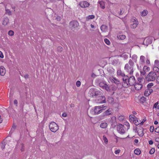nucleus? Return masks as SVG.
<instances>
[{"mask_svg": "<svg viewBox=\"0 0 159 159\" xmlns=\"http://www.w3.org/2000/svg\"><path fill=\"white\" fill-rule=\"evenodd\" d=\"M114 83L116 84H119L120 83V81L118 79L115 78Z\"/></svg>", "mask_w": 159, "mask_h": 159, "instance_id": "obj_44", "label": "nucleus"}, {"mask_svg": "<svg viewBox=\"0 0 159 159\" xmlns=\"http://www.w3.org/2000/svg\"><path fill=\"white\" fill-rule=\"evenodd\" d=\"M139 24L138 21H136L130 25V27L132 29L135 28Z\"/></svg>", "mask_w": 159, "mask_h": 159, "instance_id": "obj_24", "label": "nucleus"}, {"mask_svg": "<svg viewBox=\"0 0 159 159\" xmlns=\"http://www.w3.org/2000/svg\"><path fill=\"white\" fill-rule=\"evenodd\" d=\"M154 127L153 126H152L150 127V131L152 132L154 131Z\"/></svg>", "mask_w": 159, "mask_h": 159, "instance_id": "obj_52", "label": "nucleus"}, {"mask_svg": "<svg viewBox=\"0 0 159 159\" xmlns=\"http://www.w3.org/2000/svg\"><path fill=\"white\" fill-rule=\"evenodd\" d=\"M99 108L102 111L103 110H105L107 108V107L106 106H104V105H101L100 106H98Z\"/></svg>", "mask_w": 159, "mask_h": 159, "instance_id": "obj_34", "label": "nucleus"}, {"mask_svg": "<svg viewBox=\"0 0 159 159\" xmlns=\"http://www.w3.org/2000/svg\"><path fill=\"white\" fill-rule=\"evenodd\" d=\"M14 32L13 31L10 30H9L8 32V34L10 36H12L14 35Z\"/></svg>", "mask_w": 159, "mask_h": 159, "instance_id": "obj_37", "label": "nucleus"}, {"mask_svg": "<svg viewBox=\"0 0 159 159\" xmlns=\"http://www.w3.org/2000/svg\"><path fill=\"white\" fill-rule=\"evenodd\" d=\"M19 146L20 150L21 152H23L24 150V144L22 143H21L20 144Z\"/></svg>", "mask_w": 159, "mask_h": 159, "instance_id": "obj_33", "label": "nucleus"}, {"mask_svg": "<svg viewBox=\"0 0 159 159\" xmlns=\"http://www.w3.org/2000/svg\"><path fill=\"white\" fill-rule=\"evenodd\" d=\"M134 63L131 59H130L128 63L126 64L124 67V70L128 74L132 75L133 74L134 69Z\"/></svg>", "mask_w": 159, "mask_h": 159, "instance_id": "obj_1", "label": "nucleus"}, {"mask_svg": "<svg viewBox=\"0 0 159 159\" xmlns=\"http://www.w3.org/2000/svg\"><path fill=\"white\" fill-rule=\"evenodd\" d=\"M108 125L107 123L106 122H102L100 124V126L101 128L103 129L106 128Z\"/></svg>", "mask_w": 159, "mask_h": 159, "instance_id": "obj_22", "label": "nucleus"}, {"mask_svg": "<svg viewBox=\"0 0 159 159\" xmlns=\"http://www.w3.org/2000/svg\"><path fill=\"white\" fill-rule=\"evenodd\" d=\"M155 65L157 66H159V61L158 60H156L154 62Z\"/></svg>", "mask_w": 159, "mask_h": 159, "instance_id": "obj_49", "label": "nucleus"}, {"mask_svg": "<svg viewBox=\"0 0 159 159\" xmlns=\"http://www.w3.org/2000/svg\"><path fill=\"white\" fill-rule=\"evenodd\" d=\"M118 38L120 40H123L125 39L126 36L124 35H119L117 36Z\"/></svg>", "mask_w": 159, "mask_h": 159, "instance_id": "obj_31", "label": "nucleus"}, {"mask_svg": "<svg viewBox=\"0 0 159 159\" xmlns=\"http://www.w3.org/2000/svg\"><path fill=\"white\" fill-rule=\"evenodd\" d=\"M104 42L107 45H109L110 43V41L107 39H104Z\"/></svg>", "mask_w": 159, "mask_h": 159, "instance_id": "obj_45", "label": "nucleus"}, {"mask_svg": "<svg viewBox=\"0 0 159 159\" xmlns=\"http://www.w3.org/2000/svg\"><path fill=\"white\" fill-rule=\"evenodd\" d=\"M103 139L104 140L105 143L107 144L108 143V140L107 138L105 136H103Z\"/></svg>", "mask_w": 159, "mask_h": 159, "instance_id": "obj_38", "label": "nucleus"}, {"mask_svg": "<svg viewBox=\"0 0 159 159\" xmlns=\"http://www.w3.org/2000/svg\"><path fill=\"white\" fill-rule=\"evenodd\" d=\"M155 131L157 133H159V127L155 129Z\"/></svg>", "mask_w": 159, "mask_h": 159, "instance_id": "obj_56", "label": "nucleus"}, {"mask_svg": "<svg viewBox=\"0 0 159 159\" xmlns=\"http://www.w3.org/2000/svg\"><path fill=\"white\" fill-rule=\"evenodd\" d=\"M157 74L155 72L151 71L146 76L145 78L146 80L149 81H154L156 78Z\"/></svg>", "mask_w": 159, "mask_h": 159, "instance_id": "obj_2", "label": "nucleus"}, {"mask_svg": "<svg viewBox=\"0 0 159 159\" xmlns=\"http://www.w3.org/2000/svg\"><path fill=\"white\" fill-rule=\"evenodd\" d=\"M4 57L3 55L2 54V53L0 51V57L2 58Z\"/></svg>", "mask_w": 159, "mask_h": 159, "instance_id": "obj_60", "label": "nucleus"}, {"mask_svg": "<svg viewBox=\"0 0 159 159\" xmlns=\"http://www.w3.org/2000/svg\"><path fill=\"white\" fill-rule=\"evenodd\" d=\"M153 85V84L152 83H151L148 84L147 87L148 89H150Z\"/></svg>", "mask_w": 159, "mask_h": 159, "instance_id": "obj_42", "label": "nucleus"}, {"mask_svg": "<svg viewBox=\"0 0 159 159\" xmlns=\"http://www.w3.org/2000/svg\"><path fill=\"white\" fill-rule=\"evenodd\" d=\"M114 101L113 98L111 97H109L108 98L107 101L109 103H111Z\"/></svg>", "mask_w": 159, "mask_h": 159, "instance_id": "obj_36", "label": "nucleus"}, {"mask_svg": "<svg viewBox=\"0 0 159 159\" xmlns=\"http://www.w3.org/2000/svg\"><path fill=\"white\" fill-rule=\"evenodd\" d=\"M114 78H111L110 79V80L112 83H114Z\"/></svg>", "mask_w": 159, "mask_h": 159, "instance_id": "obj_64", "label": "nucleus"}, {"mask_svg": "<svg viewBox=\"0 0 159 159\" xmlns=\"http://www.w3.org/2000/svg\"><path fill=\"white\" fill-rule=\"evenodd\" d=\"M155 152V149L154 148H152L149 152V153L151 154H153Z\"/></svg>", "mask_w": 159, "mask_h": 159, "instance_id": "obj_46", "label": "nucleus"}, {"mask_svg": "<svg viewBox=\"0 0 159 159\" xmlns=\"http://www.w3.org/2000/svg\"><path fill=\"white\" fill-rule=\"evenodd\" d=\"M101 30L102 32H105L107 31L108 28L106 25H102L101 27Z\"/></svg>", "mask_w": 159, "mask_h": 159, "instance_id": "obj_19", "label": "nucleus"}, {"mask_svg": "<svg viewBox=\"0 0 159 159\" xmlns=\"http://www.w3.org/2000/svg\"><path fill=\"white\" fill-rule=\"evenodd\" d=\"M134 118H135V116L134 115H130L129 116V119H132Z\"/></svg>", "mask_w": 159, "mask_h": 159, "instance_id": "obj_62", "label": "nucleus"}, {"mask_svg": "<svg viewBox=\"0 0 159 159\" xmlns=\"http://www.w3.org/2000/svg\"><path fill=\"white\" fill-rule=\"evenodd\" d=\"M6 13L8 14L9 15H11V12L8 9H6Z\"/></svg>", "mask_w": 159, "mask_h": 159, "instance_id": "obj_50", "label": "nucleus"}, {"mask_svg": "<svg viewBox=\"0 0 159 159\" xmlns=\"http://www.w3.org/2000/svg\"><path fill=\"white\" fill-rule=\"evenodd\" d=\"M49 128L52 132H56L59 129V127L57 124L54 122H52L49 125Z\"/></svg>", "mask_w": 159, "mask_h": 159, "instance_id": "obj_3", "label": "nucleus"}, {"mask_svg": "<svg viewBox=\"0 0 159 159\" xmlns=\"http://www.w3.org/2000/svg\"><path fill=\"white\" fill-rule=\"evenodd\" d=\"M131 21L132 22H133L134 23L136 21H138L137 20V19L134 17L132 18L131 19Z\"/></svg>", "mask_w": 159, "mask_h": 159, "instance_id": "obj_43", "label": "nucleus"}, {"mask_svg": "<svg viewBox=\"0 0 159 159\" xmlns=\"http://www.w3.org/2000/svg\"><path fill=\"white\" fill-rule=\"evenodd\" d=\"M80 5L83 8H85L88 7L89 4L86 1H83L81 2Z\"/></svg>", "mask_w": 159, "mask_h": 159, "instance_id": "obj_13", "label": "nucleus"}, {"mask_svg": "<svg viewBox=\"0 0 159 159\" xmlns=\"http://www.w3.org/2000/svg\"><path fill=\"white\" fill-rule=\"evenodd\" d=\"M95 16L93 15H90L87 16L86 18V19L89 20V19H93L94 18Z\"/></svg>", "mask_w": 159, "mask_h": 159, "instance_id": "obj_35", "label": "nucleus"}, {"mask_svg": "<svg viewBox=\"0 0 159 159\" xmlns=\"http://www.w3.org/2000/svg\"><path fill=\"white\" fill-rule=\"evenodd\" d=\"M117 75L118 76H124L125 75L124 73L122 72L121 70L120 69L118 70L117 72Z\"/></svg>", "mask_w": 159, "mask_h": 159, "instance_id": "obj_23", "label": "nucleus"}, {"mask_svg": "<svg viewBox=\"0 0 159 159\" xmlns=\"http://www.w3.org/2000/svg\"><path fill=\"white\" fill-rule=\"evenodd\" d=\"M148 13V11L147 10H144L141 13V15L142 16H145L147 15Z\"/></svg>", "mask_w": 159, "mask_h": 159, "instance_id": "obj_32", "label": "nucleus"}, {"mask_svg": "<svg viewBox=\"0 0 159 159\" xmlns=\"http://www.w3.org/2000/svg\"><path fill=\"white\" fill-rule=\"evenodd\" d=\"M125 125L127 127L128 129L129 128V124L128 122H125Z\"/></svg>", "mask_w": 159, "mask_h": 159, "instance_id": "obj_61", "label": "nucleus"}, {"mask_svg": "<svg viewBox=\"0 0 159 159\" xmlns=\"http://www.w3.org/2000/svg\"><path fill=\"white\" fill-rule=\"evenodd\" d=\"M119 120L121 121H122L124 120V117L122 116H120L118 118Z\"/></svg>", "mask_w": 159, "mask_h": 159, "instance_id": "obj_53", "label": "nucleus"}, {"mask_svg": "<svg viewBox=\"0 0 159 159\" xmlns=\"http://www.w3.org/2000/svg\"><path fill=\"white\" fill-rule=\"evenodd\" d=\"M117 130L120 134H124L125 132L126 129L123 125L119 124L117 126Z\"/></svg>", "mask_w": 159, "mask_h": 159, "instance_id": "obj_5", "label": "nucleus"}, {"mask_svg": "<svg viewBox=\"0 0 159 159\" xmlns=\"http://www.w3.org/2000/svg\"><path fill=\"white\" fill-rule=\"evenodd\" d=\"M134 86L135 89L138 90H140L143 87V85L139 84V83H135L134 84Z\"/></svg>", "mask_w": 159, "mask_h": 159, "instance_id": "obj_14", "label": "nucleus"}, {"mask_svg": "<svg viewBox=\"0 0 159 159\" xmlns=\"http://www.w3.org/2000/svg\"><path fill=\"white\" fill-rule=\"evenodd\" d=\"M5 144L2 143L0 144V146H1V148L2 149H3L5 148Z\"/></svg>", "mask_w": 159, "mask_h": 159, "instance_id": "obj_54", "label": "nucleus"}, {"mask_svg": "<svg viewBox=\"0 0 159 159\" xmlns=\"http://www.w3.org/2000/svg\"><path fill=\"white\" fill-rule=\"evenodd\" d=\"M153 92L152 89H148L145 90L144 92V95L146 96H148Z\"/></svg>", "mask_w": 159, "mask_h": 159, "instance_id": "obj_12", "label": "nucleus"}, {"mask_svg": "<svg viewBox=\"0 0 159 159\" xmlns=\"http://www.w3.org/2000/svg\"><path fill=\"white\" fill-rule=\"evenodd\" d=\"M143 130V129L142 128H139L138 129V130H137V132L138 135L140 136H143V135L144 134Z\"/></svg>", "mask_w": 159, "mask_h": 159, "instance_id": "obj_18", "label": "nucleus"}, {"mask_svg": "<svg viewBox=\"0 0 159 159\" xmlns=\"http://www.w3.org/2000/svg\"><path fill=\"white\" fill-rule=\"evenodd\" d=\"M145 58V57H144L143 56H140L139 63L141 65L140 66H139V65H137V67L138 69L139 70L141 69V65L142 66L144 64Z\"/></svg>", "mask_w": 159, "mask_h": 159, "instance_id": "obj_7", "label": "nucleus"}, {"mask_svg": "<svg viewBox=\"0 0 159 159\" xmlns=\"http://www.w3.org/2000/svg\"><path fill=\"white\" fill-rule=\"evenodd\" d=\"M158 102H156L154 105L153 108H157V109H159V105H157Z\"/></svg>", "mask_w": 159, "mask_h": 159, "instance_id": "obj_40", "label": "nucleus"}, {"mask_svg": "<svg viewBox=\"0 0 159 159\" xmlns=\"http://www.w3.org/2000/svg\"><path fill=\"white\" fill-rule=\"evenodd\" d=\"M144 82V79L143 78L139 77L138 79V82L137 83H139V84L142 85L143 83Z\"/></svg>", "mask_w": 159, "mask_h": 159, "instance_id": "obj_26", "label": "nucleus"}, {"mask_svg": "<svg viewBox=\"0 0 159 159\" xmlns=\"http://www.w3.org/2000/svg\"><path fill=\"white\" fill-rule=\"evenodd\" d=\"M99 3L100 5V6L103 9L105 8V3L103 1H100L99 2Z\"/></svg>", "mask_w": 159, "mask_h": 159, "instance_id": "obj_27", "label": "nucleus"}, {"mask_svg": "<svg viewBox=\"0 0 159 159\" xmlns=\"http://www.w3.org/2000/svg\"><path fill=\"white\" fill-rule=\"evenodd\" d=\"M134 119H137V118L136 117L132 119H130V120L131 122H134Z\"/></svg>", "mask_w": 159, "mask_h": 159, "instance_id": "obj_59", "label": "nucleus"}, {"mask_svg": "<svg viewBox=\"0 0 159 159\" xmlns=\"http://www.w3.org/2000/svg\"><path fill=\"white\" fill-rule=\"evenodd\" d=\"M128 83L130 86L134 85L135 83V79L134 76H130L128 79Z\"/></svg>", "mask_w": 159, "mask_h": 159, "instance_id": "obj_9", "label": "nucleus"}, {"mask_svg": "<svg viewBox=\"0 0 159 159\" xmlns=\"http://www.w3.org/2000/svg\"><path fill=\"white\" fill-rule=\"evenodd\" d=\"M134 153L137 155H139L141 153V151L139 149L137 148L134 150Z\"/></svg>", "mask_w": 159, "mask_h": 159, "instance_id": "obj_30", "label": "nucleus"}, {"mask_svg": "<svg viewBox=\"0 0 159 159\" xmlns=\"http://www.w3.org/2000/svg\"><path fill=\"white\" fill-rule=\"evenodd\" d=\"M120 150H116L115 151V154H117L119 153L120 152Z\"/></svg>", "mask_w": 159, "mask_h": 159, "instance_id": "obj_63", "label": "nucleus"}, {"mask_svg": "<svg viewBox=\"0 0 159 159\" xmlns=\"http://www.w3.org/2000/svg\"><path fill=\"white\" fill-rule=\"evenodd\" d=\"M99 106H96L95 107L93 111V110H91L92 112H93L92 114L93 115H97L98 114L102 112L101 109H100Z\"/></svg>", "mask_w": 159, "mask_h": 159, "instance_id": "obj_8", "label": "nucleus"}, {"mask_svg": "<svg viewBox=\"0 0 159 159\" xmlns=\"http://www.w3.org/2000/svg\"><path fill=\"white\" fill-rule=\"evenodd\" d=\"M100 92L99 91H95L94 92V93H93V94H91L92 97L94 98H98L100 97V96H101Z\"/></svg>", "mask_w": 159, "mask_h": 159, "instance_id": "obj_16", "label": "nucleus"}, {"mask_svg": "<svg viewBox=\"0 0 159 159\" xmlns=\"http://www.w3.org/2000/svg\"><path fill=\"white\" fill-rule=\"evenodd\" d=\"M152 42V37H149L146 38L144 41V44L147 46L148 44H150Z\"/></svg>", "mask_w": 159, "mask_h": 159, "instance_id": "obj_10", "label": "nucleus"}, {"mask_svg": "<svg viewBox=\"0 0 159 159\" xmlns=\"http://www.w3.org/2000/svg\"><path fill=\"white\" fill-rule=\"evenodd\" d=\"M107 70L111 74H113L115 72V69L111 67H109L107 68Z\"/></svg>", "mask_w": 159, "mask_h": 159, "instance_id": "obj_21", "label": "nucleus"}, {"mask_svg": "<svg viewBox=\"0 0 159 159\" xmlns=\"http://www.w3.org/2000/svg\"><path fill=\"white\" fill-rule=\"evenodd\" d=\"M99 86L103 89H105L106 90L108 91L109 89V88L108 85L103 83H100L99 84Z\"/></svg>", "mask_w": 159, "mask_h": 159, "instance_id": "obj_11", "label": "nucleus"}, {"mask_svg": "<svg viewBox=\"0 0 159 159\" xmlns=\"http://www.w3.org/2000/svg\"><path fill=\"white\" fill-rule=\"evenodd\" d=\"M120 62L118 59H114L112 61V64L114 66H117L120 64Z\"/></svg>", "mask_w": 159, "mask_h": 159, "instance_id": "obj_20", "label": "nucleus"}, {"mask_svg": "<svg viewBox=\"0 0 159 159\" xmlns=\"http://www.w3.org/2000/svg\"><path fill=\"white\" fill-rule=\"evenodd\" d=\"M113 110L111 108H109L102 114V116L103 117L109 115H111L113 113Z\"/></svg>", "mask_w": 159, "mask_h": 159, "instance_id": "obj_6", "label": "nucleus"}, {"mask_svg": "<svg viewBox=\"0 0 159 159\" xmlns=\"http://www.w3.org/2000/svg\"><path fill=\"white\" fill-rule=\"evenodd\" d=\"M157 83L159 84V76H157L156 77Z\"/></svg>", "mask_w": 159, "mask_h": 159, "instance_id": "obj_57", "label": "nucleus"}, {"mask_svg": "<svg viewBox=\"0 0 159 159\" xmlns=\"http://www.w3.org/2000/svg\"><path fill=\"white\" fill-rule=\"evenodd\" d=\"M111 119L112 121V122H114L116 120V118L115 116H113L111 117Z\"/></svg>", "mask_w": 159, "mask_h": 159, "instance_id": "obj_55", "label": "nucleus"}, {"mask_svg": "<svg viewBox=\"0 0 159 159\" xmlns=\"http://www.w3.org/2000/svg\"><path fill=\"white\" fill-rule=\"evenodd\" d=\"M99 97H100V99L101 101L100 102V103H105L106 102V98L104 96H100Z\"/></svg>", "mask_w": 159, "mask_h": 159, "instance_id": "obj_25", "label": "nucleus"}, {"mask_svg": "<svg viewBox=\"0 0 159 159\" xmlns=\"http://www.w3.org/2000/svg\"><path fill=\"white\" fill-rule=\"evenodd\" d=\"M63 50V48L59 46L57 48V51L58 52H61Z\"/></svg>", "mask_w": 159, "mask_h": 159, "instance_id": "obj_39", "label": "nucleus"}, {"mask_svg": "<svg viewBox=\"0 0 159 159\" xmlns=\"http://www.w3.org/2000/svg\"><path fill=\"white\" fill-rule=\"evenodd\" d=\"M70 26L71 30L74 31L77 30L79 26V23L76 20H73L70 23Z\"/></svg>", "mask_w": 159, "mask_h": 159, "instance_id": "obj_4", "label": "nucleus"}, {"mask_svg": "<svg viewBox=\"0 0 159 159\" xmlns=\"http://www.w3.org/2000/svg\"><path fill=\"white\" fill-rule=\"evenodd\" d=\"M141 75H144L145 74V71L143 70L141 71H140Z\"/></svg>", "mask_w": 159, "mask_h": 159, "instance_id": "obj_58", "label": "nucleus"}, {"mask_svg": "<svg viewBox=\"0 0 159 159\" xmlns=\"http://www.w3.org/2000/svg\"><path fill=\"white\" fill-rule=\"evenodd\" d=\"M94 90L93 89H90L89 90V96H92V95H91V94H93V93H94Z\"/></svg>", "mask_w": 159, "mask_h": 159, "instance_id": "obj_41", "label": "nucleus"}, {"mask_svg": "<svg viewBox=\"0 0 159 159\" xmlns=\"http://www.w3.org/2000/svg\"><path fill=\"white\" fill-rule=\"evenodd\" d=\"M6 71L5 68L2 66H0V74L1 75L4 76L6 73Z\"/></svg>", "mask_w": 159, "mask_h": 159, "instance_id": "obj_15", "label": "nucleus"}, {"mask_svg": "<svg viewBox=\"0 0 159 159\" xmlns=\"http://www.w3.org/2000/svg\"><path fill=\"white\" fill-rule=\"evenodd\" d=\"M131 60L132 61H133L134 62H136L137 61V56L135 55H133L132 57Z\"/></svg>", "mask_w": 159, "mask_h": 159, "instance_id": "obj_29", "label": "nucleus"}, {"mask_svg": "<svg viewBox=\"0 0 159 159\" xmlns=\"http://www.w3.org/2000/svg\"><path fill=\"white\" fill-rule=\"evenodd\" d=\"M9 20L8 18L5 17L3 18L2 22V24L3 25H7L9 23Z\"/></svg>", "mask_w": 159, "mask_h": 159, "instance_id": "obj_17", "label": "nucleus"}, {"mask_svg": "<svg viewBox=\"0 0 159 159\" xmlns=\"http://www.w3.org/2000/svg\"><path fill=\"white\" fill-rule=\"evenodd\" d=\"M137 119H134V122L133 123H134L135 125H139L140 123L138 121V120Z\"/></svg>", "mask_w": 159, "mask_h": 159, "instance_id": "obj_47", "label": "nucleus"}, {"mask_svg": "<svg viewBox=\"0 0 159 159\" xmlns=\"http://www.w3.org/2000/svg\"><path fill=\"white\" fill-rule=\"evenodd\" d=\"M153 72H155L156 74L157 73L158 74L159 73V69L158 67L157 66H155L153 67Z\"/></svg>", "mask_w": 159, "mask_h": 159, "instance_id": "obj_28", "label": "nucleus"}, {"mask_svg": "<svg viewBox=\"0 0 159 159\" xmlns=\"http://www.w3.org/2000/svg\"><path fill=\"white\" fill-rule=\"evenodd\" d=\"M81 84V82L80 81H77L76 82V85L77 87H79Z\"/></svg>", "mask_w": 159, "mask_h": 159, "instance_id": "obj_51", "label": "nucleus"}, {"mask_svg": "<svg viewBox=\"0 0 159 159\" xmlns=\"http://www.w3.org/2000/svg\"><path fill=\"white\" fill-rule=\"evenodd\" d=\"M123 80L124 82L125 83H127V82H128V77H125L123 78Z\"/></svg>", "mask_w": 159, "mask_h": 159, "instance_id": "obj_48", "label": "nucleus"}]
</instances>
